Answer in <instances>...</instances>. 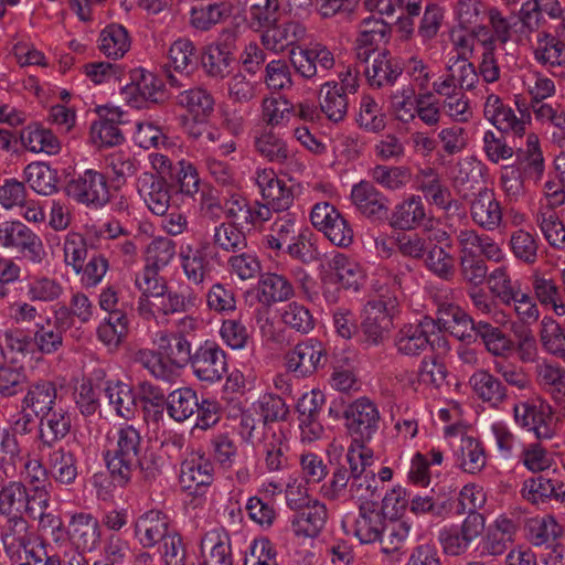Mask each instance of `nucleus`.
Masks as SVG:
<instances>
[{
  "instance_id": "nucleus-1",
  "label": "nucleus",
  "mask_w": 565,
  "mask_h": 565,
  "mask_svg": "<svg viewBox=\"0 0 565 565\" xmlns=\"http://www.w3.org/2000/svg\"><path fill=\"white\" fill-rule=\"evenodd\" d=\"M365 444L352 439L345 454L349 467L339 463L330 479L320 488V494L324 499L347 503L379 495L376 475L369 469L373 463V451Z\"/></svg>"
},
{
  "instance_id": "nucleus-2",
  "label": "nucleus",
  "mask_w": 565,
  "mask_h": 565,
  "mask_svg": "<svg viewBox=\"0 0 565 565\" xmlns=\"http://www.w3.org/2000/svg\"><path fill=\"white\" fill-rule=\"evenodd\" d=\"M401 282L381 269L379 278L372 284L373 294L362 310L361 328L365 341L379 345L393 327V319L398 311Z\"/></svg>"
},
{
  "instance_id": "nucleus-3",
  "label": "nucleus",
  "mask_w": 565,
  "mask_h": 565,
  "mask_svg": "<svg viewBox=\"0 0 565 565\" xmlns=\"http://www.w3.org/2000/svg\"><path fill=\"white\" fill-rule=\"evenodd\" d=\"M105 452L107 469L114 482L120 487L128 484L136 470H147L145 458L147 446L138 428L121 424L108 434Z\"/></svg>"
},
{
  "instance_id": "nucleus-4",
  "label": "nucleus",
  "mask_w": 565,
  "mask_h": 565,
  "mask_svg": "<svg viewBox=\"0 0 565 565\" xmlns=\"http://www.w3.org/2000/svg\"><path fill=\"white\" fill-rule=\"evenodd\" d=\"M438 321L444 328L470 327L482 339L487 350L497 356H503L513 349L512 340L505 335L499 328L484 321L475 322L462 309L452 303H443L438 309Z\"/></svg>"
},
{
  "instance_id": "nucleus-5",
  "label": "nucleus",
  "mask_w": 565,
  "mask_h": 565,
  "mask_svg": "<svg viewBox=\"0 0 565 565\" xmlns=\"http://www.w3.org/2000/svg\"><path fill=\"white\" fill-rule=\"evenodd\" d=\"M514 423L531 431L537 439H552L555 435L551 405L537 395L519 398L512 407Z\"/></svg>"
},
{
  "instance_id": "nucleus-6",
  "label": "nucleus",
  "mask_w": 565,
  "mask_h": 565,
  "mask_svg": "<svg viewBox=\"0 0 565 565\" xmlns=\"http://www.w3.org/2000/svg\"><path fill=\"white\" fill-rule=\"evenodd\" d=\"M486 519L481 513H468L460 524H449L439 529L437 540L444 554L461 556L482 535Z\"/></svg>"
},
{
  "instance_id": "nucleus-7",
  "label": "nucleus",
  "mask_w": 565,
  "mask_h": 565,
  "mask_svg": "<svg viewBox=\"0 0 565 565\" xmlns=\"http://www.w3.org/2000/svg\"><path fill=\"white\" fill-rule=\"evenodd\" d=\"M289 62L300 77L312 83L324 79L335 65L333 53L321 43L294 49Z\"/></svg>"
},
{
  "instance_id": "nucleus-8",
  "label": "nucleus",
  "mask_w": 565,
  "mask_h": 565,
  "mask_svg": "<svg viewBox=\"0 0 565 565\" xmlns=\"http://www.w3.org/2000/svg\"><path fill=\"white\" fill-rule=\"evenodd\" d=\"M341 526L347 535H353L361 544H373L385 530V518L373 503L364 502L358 515H345Z\"/></svg>"
},
{
  "instance_id": "nucleus-9",
  "label": "nucleus",
  "mask_w": 565,
  "mask_h": 565,
  "mask_svg": "<svg viewBox=\"0 0 565 565\" xmlns=\"http://www.w3.org/2000/svg\"><path fill=\"white\" fill-rule=\"evenodd\" d=\"M181 488L198 498H202L214 480V465L204 452L191 451L181 462Z\"/></svg>"
},
{
  "instance_id": "nucleus-10",
  "label": "nucleus",
  "mask_w": 565,
  "mask_h": 565,
  "mask_svg": "<svg viewBox=\"0 0 565 565\" xmlns=\"http://www.w3.org/2000/svg\"><path fill=\"white\" fill-rule=\"evenodd\" d=\"M66 539L74 551L94 552L102 539L99 520L90 512L77 511L67 514Z\"/></svg>"
},
{
  "instance_id": "nucleus-11",
  "label": "nucleus",
  "mask_w": 565,
  "mask_h": 565,
  "mask_svg": "<svg viewBox=\"0 0 565 565\" xmlns=\"http://www.w3.org/2000/svg\"><path fill=\"white\" fill-rule=\"evenodd\" d=\"M193 374L201 382L216 383L227 372L225 351L214 341L202 342L193 352L190 361Z\"/></svg>"
},
{
  "instance_id": "nucleus-12",
  "label": "nucleus",
  "mask_w": 565,
  "mask_h": 565,
  "mask_svg": "<svg viewBox=\"0 0 565 565\" xmlns=\"http://www.w3.org/2000/svg\"><path fill=\"white\" fill-rule=\"evenodd\" d=\"M326 363L327 350L322 342L313 338L298 343L285 355L287 371L297 377L310 376Z\"/></svg>"
},
{
  "instance_id": "nucleus-13",
  "label": "nucleus",
  "mask_w": 565,
  "mask_h": 565,
  "mask_svg": "<svg viewBox=\"0 0 565 565\" xmlns=\"http://www.w3.org/2000/svg\"><path fill=\"white\" fill-rule=\"evenodd\" d=\"M65 193L78 203L95 207L105 205L109 200L106 178L92 169L70 180L65 186Z\"/></svg>"
},
{
  "instance_id": "nucleus-14",
  "label": "nucleus",
  "mask_w": 565,
  "mask_h": 565,
  "mask_svg": "<svg viewBox=\"0 0 565 565\" xmlns=\"http://www.w3.org/2000/svg\"><path fill=\"white\" fill-rule=\"evenodd\" d=\"M347 428L355 443H369L379 429L380 413L366 397L354 401L345 412Z\"/></svg>"
},
{
  "instance_id": "nucleus-15",
  "label": "nucleus",
  "mask_w": 565,
  "mask_h": 565,
  "mask_svg": "<svg viewBox=\"0 0 565 565\" xmlns=\"http://www.w3.org/2000/svg\"><path fill=\"white\" fill-rule=\"evenodd\" d=\"M134 539L143 548L157 546L171 531L170 518L159 509L139 513L132 521Z\"/></svg>"
},
{
  "instance_id": "nucleus-16",
  "label": "nucleus",
  "mask_w": 565,
  "mask_h": 565,
  "mask_svg": "<svg viewBox=\"0 0 565 565\" xmlns=\"http://www.w3.org/2000/svg\"><path fill=\"white\" fill-rule=\"evenodd\" d=\"M308 35L305 24L296 20L277 22L270 28L264 30L259 40L263 47L275 54L290 52L300 47L299 42L303 41Z\"/></svg>"
},
{
  "instance_id": "nucleus-17",
  "label": "nucleus",
  "mask_w": 565,
  "mask_h": 565,
  "mask_svg": "<svg viewBox=\"0 0 565 565\" xmlns=\"http://www.w3.org/2000/svg\"><path fill=\"white\" fill-rule=\"evenodd\" d=\"M198 301L196 294L189 288L177 291L166 286L164 291L160 292L153 301L143 305L145 309L139 315L146 320H151L159 316L186 312L195 308Z\"/></svg>"
},
{
  "instance_id": "nucleus-18",
  "label": "nucleus",
  "mask_w": 565,
  "mask_h": 565,
  "mask_svg": "<svg viewBox=\"0 0 565 565\" xmlns=\"http://www.w3.org/2000/svg\"><path fill=\"white\" fill-rule=\"evenodd\" d=\"M391 25L382 18L374 15L363 19L359 25V33L354 42L355 56L360 62L366 63L377 49L388 42Z\"/></svg>"
},
{
  "instance_id": "nucleus-19",
  "label": "nucleus",
  "mask_w": 565,
  "mask_h": 565,
  "mask_svg": "<svg viewBox=\"0 0 565 565\" xmlns=\"http://www.w3.org/2000/svg\"><path fill=\"white\" fill-rule=\"evenodd\" d=\"M328 521V508L319 499H310L307 504L295 510L291 515L290 529L297 539H316L320 535Z\"/></svg>"
},
{
  "instance_id": "nucleus-20",
  "label": "nucleus",
  "mask_w": 565,
  "mask_h": 565,
  "mask_svg": "<svg viewBox=\"0 0 565 565\" xmlns=\"http://www.w3.org/2000/svg\"><path fill=\"white\" fill-rule=\"evenodd\" d=\"M255 182L262 198L275 212L288 210L294 203V192L286 182L277 177L273 169H258Z\"/></svg>"
},
{
  "instance_id": "nucleus-21",
  "label": "nucleus",
  "mask_w": 565,
  "mask_h": 565,
  "mask_svg": "<svg viewBox=\"0 0 565 565\" xmlns=\"http://www.w3.org/2000/svg\"><path fill=\"white\" fill-rule=\"evenodd\" d=\"M484 116L500 131L513 137H523L529 124L523 117H518L515 111L503 104L501 98L494 94L487 97L484 103Z\"/></svg>"
},
{
  "instance_id": "nucleus-22",
  "label": "nucleus",
  "mask_w": 565,
  "mask_h": 565,
  "mask_svg": "<svg viewBox=\"0 0 565 565\" xmlns=\"http://www.w3.org/2000/svg\"><path fill=\"white\" fill-rule=\"evenodd\" d=\"M518 526L507 515H499L489 526L482 536L479 548L481 556H500L508 550L509 544L514 541Z\"/></svg>"
},
{
  "instance_id": "nucleus-23",
  "label": "nucleus",
  "mask_w": 565,
  "mask_h": 565,
  "mask_svg": "<svg viewBox=\"0 0 565 565\" xmlns=\"http://www.w3.org/2000/svg\"><path fill=\"white\" fill-rule=\"evenodd\" d=\"M139 195L148 209L156 215H164L170 207V186L163 179L153 173L145 172L137 181Z\"/></svg>"
},
{
  "instance_id": "nucleus-24",
  "label": "nucleus",
  "mask_w": 565,
  "mask_h": 565,
  "mask_svg": "<svg viewBox=\"0 0 565 565\" xmlns=\"http://www.w3.org/2000/svg\"><path fill=\"white\" fill-rule=\"evenodd\" d=\"M434 328L433 320L424 318L417 323L404 324L395 334L394 343L399 354L418 356L429 344L428 333Z\"/></svg>"
},
{
  "instance_id": "nucleus-25",
  "label": "nucleus",
  "mask_w": 565,
  "mask_h": 565,
  "mask_svg": "<svg viewBox=\"0 0 565 565\" xmlns=\"http://www.w3.org/2000/svg\"><path fill=\"white\" fill-rule=\"evenodd\" d=\"M404 66L388 51L377 53L365 67L367 84L375 89L392 87L403 74Z\"/></svg>"
},
{
  "instance_id": "nucleus-26",
  "label": "nucleus",
  "mask_w": 565,
  "mask_h": 565,
  "mask_svg": "<svg viewBox=\"0 0 565 565\" xmlns=\"http://www.w3.org/2000/svg\"><path fill=\"white\" fill-rule=\"evenodd\" d=\"M534 61L546 68L565 66V40L547 31H539L531 42Z\"/></svg>"
},
{
  "instance_id": "nucleus-27",
  "label": "nucleus",
  "mask_w": 565,
  "mask_h": 565,
  "mask_svg": "<svg viewBox=\"0 0 565 565\" xmlns=\"http://www.w3.org/2000/svg\"><path fill=\"white\" fill-rule=\"evenodd\" d=\"M33 532L28 520L22 515L6 516V522L0 531V541L8 557L20 556L21 550H25L32 542Z\"/></svg>"
},
{
  "instance_id": "nucleus-28",
  "label": "nucleus",
  "mask_w": 565,
  "mask_h": 565,
  "mask_svg": "<svg viewBox=\"0 0 565 565\" xmlns=\"http://www.w3.org/2000/svg\"><path fill=\"white\" fill-rule=\"evenodd\" d=\"M158 348L174 377L193 355L191 342L181 333H160Z\"/></svg>"
},
{
  "instance_id": "nucleus-29",
  "label": "nucleus",
  "mask_w": 565,
  "mask_h": 565,
  "mask_svg": "<svg viewBox=\"0 0 565 565\" xmlns=\"http://www.w3.org/2000/svg\"><path fill=\"white\" fill-rule=\"evenodd\" d=\"M72 418L67 411L53 409L40 417L39 424V451L52 448L56 443L67 436L71 430Z\"/></svg>"
},
{
  "instance_id": "nucleus-30",
  "label": "nucleus",
  "mask_w": 565,
  "mask_h": 565,
  "mask_svg": "<svg viewBox=\"0 0 565 565\" xmlns=\"http://www.w3.org/2000/svg\"><path fill=\"white\" fill-rule=\"evenodd\" d=\"M468 384L479 399L492 407L500 406L508 398V387L488 370L479 369L473 372Z\"/></svg>"
},
{
  "instance_id": "nucleus-31",
  "label": "nucleus",
  "mask_w": 565,
  "mask_h": 565,
  "mask_svg": "<svg viewBox=\"0 0 565 565\" xmlns=\"http://www.w3.org/2000/svg\"><path fill=\"white\" fill-rule=\"evenodd\" d=\"M258 445L264 457L266 469L269 472H277L287 468L289 443L286 434L281 429H268L264 431L262 441Z\"/></svg>"
},
{
  "instance_id": "nucleus-32",
  "label": "nucleus",
  "mask_w": 565,
  "mask_h": 565,
  "mask_svg": "<svg viewBox=\"0 0 565 565\" xmlns=\"http://www.w3.org/2000/svg\"><path fill=\"white\" fill-rule=\"evenodd\" d=\"M354 206L365 216L382 218L387 214L388 200L373 184L362 181L351 191Z\"/></svg>"
},
{
  "instance_id": "nucleus-33",
  "label": "nucleus",
  "mask_w": 565,
  "mask_h": 565,
  "mask_svg": "<svg viewBox=\"0 0 565 565\" xmlns=\"http://www.w3.org/2000/svg\"><path fill=\"white\" fill-rule=\"evenodd\" d=\"M426 218V209L422 196L411 194L398 202L390 216V225L402 231L420 226Z\"/></svg>"
},
{
  "instance_id": "nucleus-34",
  "label": "nucleus",
  "mask_w": 565,
  "mask_h": 565,
  "mask_svg": "<svg viewBox=\"0 0 565 565\" xmlns=\"http://www.w3.org/2000/svg\"><path fill=\"white\" fill-rule=\"evenodd\" d=\"M472 220L480 226L493 230L502 220V210L492 190L481 189L470 203Z\"/></svg>"
},
{
  "instance_id": "nucleus-35",
  "label": "nucleus",
  "mask_w": 565,
  "mask_h": 565,
  "mask_svg": "<svg viewBox=\"0 0 565 565\" xmlns=\"http://www.w3.org/2000/svg\"><path fill=\"white\" fill-rule=\"evenodd\" d=\"M454 456L457 466L468 473L480 472L487 463L482 444L472 436H460L458 444L454 445Z\"/></svg>"
},
{
  "instance_id": "nucleus-36",
  "label": "nucleus",
  "mask_w": 565,
  "mask_h": 565,
  "mask_svg": "<svg viewBox=\"0 0 565 565\" xmlns=\"http://www.w3.org/2000/svg\"><path fill=\"white\" fill-rule=\"evenodd\" d=\"M327 270L347 289L359 290L365 279L364 269L342 253L332 252L327 257Z\"/></svg>"
},
{
  "instance_id": "nucleus-37",
  "label": "nucleus",
  "mask_w": 565,
  "mask_h": 565,
  "mask_svg": "<svg viewBox=\"0 0 565 565\" xmlns=\"http://www.w3.org/2000/svg\"><path fill=\"white\" fill-rule=\"evenodd\" d=\"M46 465L49 477L56 483L70 486L78 476V465L75 455L63 447L52 449L47 454Z\"/></svg>"
},
{
  "instance_id": "nucleus-38",
  "label": "nucleus",
  "mask_w": 565,
  "mask_h": 565,
  "mask_svg": "<svg viewBox=\"0 0 565 565\" xmlns=\"http://www.w3.org/2000/svg\"><path fill=\"white\" fill-rule=\"evenodd\" d=\"M320 110L332 122L342 121L349 109L348 94L340 92L338 82L328 81L320 86L319 90Z\"/></svg>"
},
{
  "instance_id": "nucleus-39",
  "label": "nucleus",
  "mask_w": 565,
  "mask_h": 565,
  "mask_svg": "<svg viewBox=\"0 0 565 565\" xmlns=\"http://www.w3.org/2000/svg\"><path fill=\"white\" fill-rule=\"evenodd\" d=\"M177 104L184 108L194 119H207L214 111L215 99L210 90L202 86L180 92Z\"/></svg>"
},
{
  "instance_id": "nucleus-40",
  "label": "nucleus",
  "mask_w": 565,
  "mask_h": 565,
  "mask_svg": "<svg viewBox=\"0 0 565 565\" xmlns=\"http://www.w3.org/2000/svg\"><path fill=\"white\" fill-rule=\"evenodd\" d=\"M417 188L431 202L444 209L450 210L452 205L457 206L456 201L450 200L449 190L441 184L438 172L430 167L420 169L416 174Z\"/></svg>"
},
{
  "instance_id": "nucleus-41",
  "label": "nucleus",
  "mask_w": 565,
  "mask_h": 565,
  "mask_svg": "<svg viewBox=\"0 0 565 565\" xmlns=\"http://www.w3.org/2000/svg\"><path fill=\"white\" fill-rule=\"evenodd\" d=\"M524 532L526 540L540 547L561 537L563 527L553 515L546 514L527 519Z\"/></svg>"
},
{
  "instance_id": "nucleus-42",
  "label": "nucleus",
  "mask_w": 565,
  "mask_h": 565,
  "mask_svg": "<svg viewBox=\"0 0 565 565\" xmlns=\"http://www.w3.org/2000/svg\"><path fill=\"white\" fill-rule=\"evenodd\" d=\"M282 13L279 0H252L246 9L249 26L259 33L281 21Z\"/></svg>"
},
{
  "instance_id": "nucleus-43",
  "label": "nucleus",
  "mask_w": 565,
  "mask_h": 565,
  "mask_svg": "<svg viewBox=\"0 0 565 565\" xmlns=\"http://www.w3.org/2000/svg\"><path fill=\"white\" fill-rule=\"evenodd\" d=\"M124 235V230L118 222L103 224L99 227L93 226L87 230L86 237L79 233H68L65 239V247H78L94 245H108L110 241Z\"/></svg>"
},
{
  "instance_id": "nucleus-44",
  "label": "nucleus",
  "mask_w": 565,
  "mask_h": 565,
  "mask_svg": "<svg viewBox=\"0 0 565 565\" xmlns=\"http://www.w3.org/2000/svg\"><path fill=\"white\" fill-rule=\"evenodd\" d=\"M99 50L100 52L114 60L125 56L130 50L131 40L127 29L117 23L107 25L99 34Z\"/></svg>"
},
{
  "instance_id": "nucleus-45",
  "label": "nucleus",
  "mask_w": 565,
  "mask_h": 565,
  "mask_svg": "<svg viewBox=\"0 0 565 565\" xmlns=\"http://www.w3.org/2000/svg\"><path fill=\"white\" fill-rule=\"evenodd\" d=\"M484 257L498 262L502 257L501 249H480L478 254L472 249L465 250V254L461 256V268L468 281L475 285L483 281L488 271Z\"/></svg>"
},
{
  "instance_id": "nucleus-46",
  "label": "nucleus",
  "mask_w": 565,
  "mask_h": 565,
  "mask_svg": "<svg viewBox=\"0 0 565 565\" xmlns=\"http://www.w3.org/2000/svg\"><path fill=\"white\" fill-rule=\"evenodd\" d=\"M56 401V387L51 382L32 385L22 399V407L31 409L35 416L53 411Z\"/></svg>"
},
{
  "instance_id": "nucleus-47",
  "label": "nucleus",
  "mask_w": 565,
  "mask_h": 565,
  "mask_svg": "<svg viewBox=\"0 0 565 565\" xmlns=\"http://www.w3.org/2000/svg\"><path fill=\"white\" fill-rule=\"evenodd\" d=\"M257 151L271 162L291 167L297 163L295 151L273 134H263L255 141Z\"/></svg>"
},
{
  "instance_id": "nucleus-48",
  "label": "nucleus",
  "mask_w": 565,
  "mask_h": 565,
  "mask_svg": "<svg viewBox=\"0 0 565 565\" xmlns=\"http://www.w3.org/2000/svg\"><path fill=\"white\" fill-rule=\"evenodd\" d=\"M105 394L116 414L130 419L137 411L136 395L132 388L121 382H107Z\"/></svg>"
},
{
  "instance_id": "nucleus-49",
  "label": "nucleus",
  "mask_w": 565,
  "mask_h": 565,
  "mask_svg": "<svg viewBox=\"0 0 565 565\" xmlns=\"http://www.w3.org/2000/svg\"><path fill=\"white\" fill-rule=\"evenodd\" d=\"M21 141L34 153L56 154L61 150L57 137L51 130L38 125L26 127L21 134Z\"/></svg>"
},
{
  "instance_id": "nucleus-50",
  "label": "nucleus",
  "mask_w": 565,
  "mask_h": 565,
  "mask_svg": "<svg viewBox=\"0 0 565 565\" xmlns=\"http://www.w3.org/2000/svg\"><path fill=\"white\" fill-rule=\"evenodd\" d=\"M258 299L265 305L285 301L294 295L290 282L282 276L265 274L260 277L257 286Z\"/></svg>"
},
{
  "instance_id": "nucleus-51",
  "label": "nucleus",
  "mask_w": 565,
  "mask_h": 565,
  "mask_svg": "<svg viewBox=\"0 0 565 565\" xmlns=\"http://www.w3.org/2000/svg\"><path fill=\"white\" fill-rule=\"evenodd\" d=\"M201 546L205 565H233L231 541L227 535L209 533Z\"/></svg>"
},
{
  "instance_id": "nucleus-52",
  "label": "nucleus",
  "mask_w": 565,
  "mask_h": 565,
  "mask_svg": "<svg viewBox=\"0 0 565 565\" xmlns=\"http://www.w3.org/2000/svg\"><path fill=\"white\" fill-rule=\"evenodd\" d=\"M129 320L124 312H111L97 327V339L109 348H117L125 339Z\"/></svg>"
},
{
  "instance_id": "nucleus-53",
  "label": "nucleus",
  "mask_w": 565,
  "mask_h": 565,
  "mask_svg": "<svg viewBox=\"0 0 565 565\" xmlns=\"http://www.w3.org/2000/svg\"><path fill=\"white\" fill-rule=\"evenodd\" d=\"M0 245L3 247H35L40 238L21 222L0 224Z\"/></svg>"
},
{
  "instance_id": "nucleus-54",
  "label": "nucleus",
  "mask_w": 565,
  "mask_h": 565,
  "mask_svg": "<svg viewBox=\"0 0 565 565\" xmlns=\"http://www.w3.org/2000/svg\"><path fill=\"white\" fill-rule=\"evenodd\" d=\"M416 97L415 89L411 85L404 86L391 94L390 110L397 121L409 124L415 119Z\"/></svg>"
},
{
  "instance_id": "nucleus-55",
  "label": "nucleus",
  "mask_w": 565,
  "mask_h": 565,
  "mask_svg": "<svg viewBox=\"0 0 565 565\" xmlns=\"http://www.w3.org/2000/svg\"><path fill=\"white\" fill-rule=\"evenodd\" d=\"M25 180L39 194L51 195L56 191V171L45 163L33 162L24 170Z\"/></svg>"
},
{
  "instance_id": "nucleus-56",
  "label": "nucleus",
  "mask_w": 565,
  "mask_h": 565,
  "mask_svg": "<svg viewBox=\"0 0 565 565\" xmlns=\"http://www.w3.org/2000/svg\"><path fill=\"white\" fill-rule=\"evenodd\" d=\"M356 122L369 132H380L386 127L385 114L379 103L370 95L361 97Z\"/></svg>"
},
{
  "instance_id": "nucleus-57",
  "label": "nucleus",
  "mask_w": 565,
  "mask_h": 565,
  "mask_svg": "<svg viewBox=\"0 0 565 565\" xmlns=\"http://www.w3.org/2000/svg\"><path fill=\"white\" fill-rule=\"evenodd\" d=\"M231 15V8L225 2H215L191 9V24L202 31L211 29Z\"/></svg>"
},
{
  "instance_id": "nucleus-58",
  "label": "nucleus",
  "mask_w": 565,
  "mask_h": 565,
  "mask_svg": "<svg viewBox=\"0 0 565 565\" xmlns=\"http://www.w3.org/2000/svg\"><path fill=\"white\" fill-rule=\"evenodd\" d=\"M28 499L25 484L20 481H10L0 489V515H22V509Z\"/></svg>"
},
{
  "instance_id": "nucleus-59",
  "label": "nucleus",
  "mask_w": 565,
  "mask_h": 565,
  "mask_svg": "<svg viewBox=\"0 0 565 565\" xmlns=\"http://www.w3.org/2000/svg\"><path fill=\"white\" fill-rule=\"evenodd\" d=\"M196 393L189 387L173 391L168 397V414L177 422L192 416L198 408Z\"/></svg>"
},
{
  "instance_id": "nucleus-60",
  "label": "nucleus",
  "mask_w": 565,
  "mask_h": 565,
  "mask_svg": "<svg viewBox=\"0 0 565 565\" xmlns=\"http://www.w3.org/2000/svg\"><path fill=\"white\" fill-rule=\"evenodd\" d=\"M21 447L10 428L0 426V470L7 478L17 471V460L20 458Z\"/></svg>"
},
{
  "instance_id": "nucleus-61",
  "label": "nucleus",
  "mask_w": 565,
  "mask_h": 565,
  "mask_svg": "<svg viewBox=\"0 0 565 565\" xmlns=\"http://www.w3.org/2000/svg\"><path fill=\"white\" fill-rule=\"evenodd\" d=\"M131 360L146 369L153 377L170 382L174 379L160 350L138 349L132 352Z\"/></svg>"
},
{
  "instance_id": "nucleus-62",
  "label": "nucleus",
  "mask_w": 565,
  "mask_h": 565,
  "mask_svg": "<svg viewBox=\"0 0 565 565\" xmlns=\"http://www.w3.org/2000/svg\"><path fill=\"white\" fill-rule=\"evenodd\" d=\"M540 340L543 349L565 362V333L552 318L544 317L541 322Z\"/></svg>"
},
{
  "instance_id": "nucleus-63",
  "label": "nucleus",
  "mask_w": 565,
  "mask_h": 565,
  "mask_svg": "<svg viewBox=\"0 0 565 565\" xmlns=\"http://www.w3.org/2000/svg\"><path fill=\"white\" fill-rule=\"evenodd\" d=\"M33 341L42 354H53L63 345V332L56 322L47 320L45 323L36 324Z\"/></svg>"
},
{
  "instance_id": "nucleus-64",
  "label": "nucleus",
  "mask_w": 565,
  "mask_h": 565,
  "mask_svg": "<svg viewBox=\"0 0 565 565\" xmlns=\"http://www.w3.org/2000/svg\"><path fill=\"white\" fill-rule=\"evenodd\" d=\"M536 379L542 387L565 398V369L543 362L536 366Z\"/></svg>"
}]
</instances>
